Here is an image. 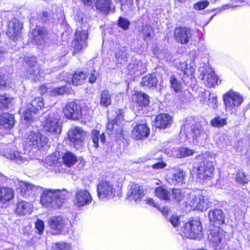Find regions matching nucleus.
Here are the masks:
<instances>
[{"label":"nucleus","instance_id":"obj_45","mask_svg":"<svg viewBox=\"0 0 250 250\" xmlns=\"http://www.w3.org/2000/svg\"><path fill=\"white\" fill-rule=\"evenodd\" d=\"M170 87L176 92L181 91L182 89V83L174 75H172L169 78Z\"/></svg>","mask_w":250,"mask_h":250},{"label":"nucleus","instance_id":"obj_56","mask_svg":"<svg viewBox=\"0 0 250 250\" xmlns=\"http://www.w3.org/2000/svg\"><path fill=\"white\" fill-rule=\"evenodd\" d=\"M35 228L39 234H42L44 229V222L41 220L38 219L35 223Z\"/></svg>","mask_w":250,"mask_h":250},{"label":"nucleus","instance_id":"obj_59","mask_svg":"<svg viewBox=\"0 0 250 250\" xmlns=\"http://www.w3.org/2000/svg\"><path fill=\"white\" fill-rule=\"evenodd\" d=\"M98 75V72L95 70L91 72L89 78V82L91 83H95L97 79Z\"/></svg>","mask_w":250,"mask_h":250},{"label":"nucleus","instance_id":"obj_54","mask_svg":"<svg viewBox=\"0 0 250 250\" xmlns=\"http://www.w3.org/2000/svg\"><path fill=\"white\" fill-rule=\"evenodd\" d=\"M217 101L216 96H214L213 94L210 93L208 95V105L214 109H216L217 107Z\"/></svg>","mask_w":250,"mask_h":250},{"label":"nucleus","instance_id":"obj_24","mask_svg":"<svg viewBox=\"0 0 250 250\" xmlns=\"http://www.w3.org/2000/svg\"><path fill=\"white\" fill-rule=\"evenodd\" d=\"M173 123L172 117L169 114L162 113L155 118V126L160 128L165 129L169 127Z\"/></svg>","mask_w":250,"mask_h":250},{"label":"nucleus","instance_id":"obj_43","mask_svg":"<svg viewBox=\"0 0 250 250\" xmlns=\"http://www.w3.org/2000/svg\"><path fill=\"white\" fill-rule=\"evenodd\" d=\"M142 33L144 41H148L151 40L154 36V33L153 28L148 25H143L142 29Z\"/></svg>","mask_w":250,"mask_h":250},{"label":"nucleus","instance_id":"obj_42","mask_svg":"<svg viewBox=\"0 0 250 250\" xmlns=\"http://www.w3.org/2000/svg\"><path fill=\"white\" fill-rule=\"evenodd\" d=\"M155 195L160 199L168 200L170 198V192L162 186H159L155 190Z\"/></svg>","mask_w":250,"mask_h":250},{"label":"nucleus","instance_id":"obj_32","mask_svg":"<svg viewBox=\"0 0 250 250\" xmlns=\"http://www.w3.org/2000/svg\"><path fill=\"white\" fill-rule=\"evenodd\" d=\"M185 173L182 169L174 168L171 170L170 179L173 184L182 183L184 179Z\"/></svg>","mask_w":250,"mask_h":250},{"label":"nucleus","instance_id":"obj_33","mask_svg":"<svg viewBox=\"0 0 250 250\" xmlns=\"http://www.w3.org/2000/svg\"><path fill=\"white\" fill-rule=\"evenodd\" d=\"M173 156L177 158H182L192 155L194 152L192 150L187 147L173 148L172 150Z\"/></svg>","mask_w":250,"mask_h":250},{"label":"nucleus","instance_id":"obj_60","mask_svg":"<svg viewBox=\"0 0 250 250\" xmlns=\"http://www.w3.org/2000/svg\"><path fill=\"white\" fill-rule=\"evenodd\" d=\"M7 87L5 77L0 74V89H3Z\"/></svg>","mask_w":250,"mask_h":250},{"label":"nucleus","instance_id":"obj_44","mask_svg":"<svg viewBox=\"0 0 250 250\" xmlns=\"http://www.w3.org/2000/svg\"><path fill=\"white\" fill-rule=\"evenodd\" d=\"M86 78V75L82 71H78L73 75L71 82L73 84L78 85L82 84Z\"/></svg>","mask_w":250,"mask_h":250},{"label":"nucleus","instance_id":"obj_8","mask_svg":"<svg viewBox=\"0 0 250 250\" xmlns=\"http://www.w3.org/2000/svg\"><path fill=\"white\" fill-rule=\"evenodd\" d=\"M122 110L118 109L115 119L110 121L107 125V131L109 135L115 134L116 138H120L122 134V121L124 120Z\"/></svg>","mask_w":250,"mask_h":250},{"label":"nucleus","instance_id":"obj_52","mask_svg":"<svg viewBox=\"0 0 250 250\" xmlns=\"http://www.w3.org/2000/svg\"><path fill=\"white\" fill-rule=\"evenodd\" d=\"M227 124L226 119L220 117V116L216 117L211 121V124L213 126L220 127L225 125Z\"/></svg>","mask_w":250,"mask_h":250},{"label":"nucleus","instance_id":"obj_51","mask_svg":"<svg viewBox=\"0 0 250 250\" xmlns=\"http://www.w3.org/2000/svg\"><path fill=\"white\" fill-rule=\"evenodd\" d=\"M12 99L7 95H0V109H5L12 102Z\"/></svg>","mask_w":250,"mask_h":250},{"label":"nucleus","instance_id":"obj_1","mask_svg":"<svg viewBox=\"0 0 250 250\" xmlns=\"http://www.w3.org/2000/svg\"><path fill=\"white\" fill-rule=\"evenodd\" d=\"M66 194L65 190L43 189L40 196V203L47 208H59L62 206Z\"/></svg>","mask_w":250,"mask_h":250},{"label":"nucleus","instance_id":"obj_3","mask_svg":"<svg viewBox=\"0 0 250 250\" xmlns=\"http://www.w3.org/2000/svg\"><path fill=\"white\" fill-rule=\"evenodd\" d=\"M27 66L25 75L28 79L35 82L42 80L44 79L46 74L50 73V70L46 69L45 71H43L40 66L37 64L36 57L27 58Z\"/></svg>","mask_w":250,"mask_h":250},{"label":"nucleus","instance_id":"obj_50","mask_svg":"<svg viewBox=\"0 0 250 250\" xmlns=\"http://www.w3.org/2000/svg\"><path fill=\"white\" fill-rule=\"evenodd\" d=\"M190 192L188 190L187 191H185L182 192L180 189H173L172 190V197L176 200L177 201H180L185 197V195H188L189 196Z\"/></svg>","mask_w":250,"mask_h":250},{"label":"nucleus","instance_id":"obj_39","mask_svg":"<svg viewBox=\"0 0 250 250\" xmlns=\"http://www.w3.org/2000/svg\"><path fill=\"white\" fill-rule=\"evenodd\" d=\"M127 50L125 47H122L116 53V59L118 63L125 64L127 60Z\"/></svg>","mask_w":250,"mask_h":250},{"label":"nucleus","instance_id":"obj_10","mask_svg":"<svg viewBox=\"0 0 250 250\" xmlns=\"http://www.w3.org/2000/svg\"><path fill=\"white\" fill-rule=\"evenodd\" d=\"M85 135V132L78 127H72L68 132L69 141L77 149L81 148L83 146Z\"/></svg>","mask_w":250,"mask_h":250},{"label":"nucleus","instance_id":"obj_26","mask_svg":"<svg viewBox=\"0 0 250 250\" xmlns=\"http://www.w3.org/2000/svg\"><path fill=\"white\" fill-rule=\"evenodd\" d=\"M32 35L33 41L37 45L43 44L48 39L47 30L44 28L33 30Z\"/></svg>","mask_w":250,"mask_h":250},{"label":"nucleus","instance_id":"obj_28","mask_svg":"<svg viewBox=\"0 0 250 250\" xmlns=\"http://www.w3.org/2000/svg\"><path fill=\"white\" fill-rule=\"evenodd\" d=\"M202 79L204 81V83L208 87H212L217 83V77L211 68L206 70V72H203Z\"/></svg>","mask_w":250,"mask_h":250},{"label":"nucleus","instance_id":"obj_63","mask_svg":"<svg viewBox=\"0 0 250 250\" xmlns=\"http://www.w3.org/2000/svg\"><path fill=\"white\" fill-rule=\"evenodd\" d=\"M146 203L149 204V205L155 207L157 208V205L155 203L154 200L152 198H148L146 200Z\"/></svg>","mask_w":250,"mask_h":250},{"label":"nucleus","instance_id":"obj_5","mask_svg":"<svg viewBox=\"0 0 250 250\" xmlns=\"http://www.w3.org/2000/svg\"><path fill=\"white\" fill-rule=\"evenodd\" d=\"M181 235L190 239H200L203 236V228L200 221L192 220L185 223L182 228Z\"/></svg>","mask_w":250,"mask_h":250},{"label":"nucleus","instance_id":"obj_31","mask_svg":"<svg viewBox=\"0 0 250 250\" xmlns=\"http://www.w3.org/2000/svg\"><path fill=\"white\" fill-rule=\"evenodd\" d=\"M5 156L7 158L13 161L18 164L25 163L28 161L27 159L21 156L19 151L15 150H10L9 152L6 153Z\"/></svg>","mask_w":250,"mask_h":250},{"label":"nucleus","instance_id":"obj_47","mask_svg":"<svg viewBox=\"0 0 250 250\" xmlns=\"http://www.w3.org/2000/svg\"><path fill=\"white\" fill-rule=\"evenodd\" d=\"M52 250H72L71 245L65 242L54 243L52 245Z\"/></svg>","mask_w":250,"mask_h":250},{"label":"nucleus","instance_id":"obj_20","mask_svg":"<svg viewBox=\"0 0 250 250\" xmlns=\"http://www.w3.org/2000/svg\"><path fill=\"white\" fill-rule=\"evenodd\" d=\"M145 191L143 187L138 184H132L127 192V199L130 201H134L136 203H138L141 199L145 196Z\"/></svg>","mask_w":250,"mask_h":250},{"label":"nucleus","instance_id":"obj_64","mask_svg":"<svg viewBox=\"0 0 250 250\" xmlns=\"http://www.w3.org/2000/svg\"><path fill=\"white\" fill-rule=\"evenodd\" d=\"M83 4L86 6H90L94 3L96 0H82Z\"/></svg>","mask_w":250,"mask_h":250},{"label":"nucleus","instance_id":"obj_62","mask_svg":"<svg viewBox=\"0 0 250 250\" xmlns=\"http://www.w3.org/2000/svg\"><path fill=\"white\" fill-rule=\"evenodd\" d=\"M51 17V15H49L48 12L44 11L42 13V19L44 22L48 21Z\"/></svg>","mask_w":250,"mask_h":250},{"label":"nucleus","instance_id":"obj_49","mask_svg":"<svg viewBox=\"0 0 250 250\" xmlns=\"http://www.w3.org/2000/svg\"><path fill=\"white\" fill-rule=\"evenodd\" d=\"M44 105L42 98L37 97L32 101L30 107L37 112L38 110H41L44 106Z\"/></svg>","mask_w":250,"mask_h":250},{"label":"nucleus","instance_id":"obj_9","mask_svg":"<svg viewBox=\"0 0 250 250\" xmlns=\"http://www.w3.org/2000/svg\"><path fill=\"white\" fill-rule=\"evenodd\" d=\"M226 111L232 113L242 103L243 99L238 93L229 91L223 96Z\"/></svg>","mask_w":250,"mask_h":250},{"label":"nucleus","instance_id":"obj_7","mask_svg":"<svg viewBox=\"0 0 250 250\" xmlns=\"http://www.w3.org/2000/svg\"><path fill=\"white\" fill-rule=\"evenodd\" d=\"M62 123L58 116L50 113L45 116L43 122L45 131L50 134H60L62 131Z\"/></svg>","mask_w":250,"mask_h":250},{"label":"nucleus","instance_id":"obj_17","mask_svg":"<svg viewBox=\"0 0 250 250\" xmlns=\"http://www.w3.org/2000/svg\"><path fill=\"white\" fill-rule=\"evenodd\" d=\"M193 31L187 27H177L175 29L174 37L179 43L187 44L191 39Z\"/></svg>","mask_w":250,"mask_h":250},{"label":"nucleus","instance_id":"obj_4","mask_svg":"<svg viewBox=\"0 0 250 250\" xmlns=\"http://www.w3.org/2000/svg\"><path fill=\"white\" fill-rule=\"evenodd\" d=\"M208 239L210 245L215 250L221 249L227 244L229 240L228 234L219 227L210 230Z\"/></svg>","mask_w":250,"mask_h":250},{"label":"nucleus","instance_id":"obj_22","mask_svg":"<svg viewBox=\"0 0 250 250\" xmlns=\"http://www.w3.org/2000/svg\"><path fill=\"white\" fill-rule=\"evenodd\" d=\"M149 134V128L146 124L136 125L132 129V137L136 140L144 139Z\"/></svg>","mask_w":250,"mask_h":250},{"label":"nucleus","instance_id":"obj_18","mask_svg":"<svg viewBox=\"0 0 250 250\" xmlns=\"http://www.w3.org/2000/svg\"><path fill=\"white\" fill-rule=\"evenodd\" d=\"M40 188L29 182L20 181L17 188L19 193L27 198L36 193Z\"/></svg>","mask_w":250,"mask_h":250},{"label":"nucleus","instance_id":"obj_61","mask_svg":"<svg viewBox=\"0 0 250 250\" xmlns=\"http://www.w3.org/2000/svg\"><path fill=\"white\" fill-rule=\"evenodd\" d=\"M166 166V164L163 162H159L152 165V167L154 169H161L164 168Z\"/></svg>","mask_w":250,"mask_h":250},{"label":"nucleus","instance_id":"obj_13","mask_svg":"<svg viewBox=\"0 0 250 250\" xmlns=\"http://www.w3.org/2000/svg\"><path fill=\"white\" fill-rule=\"evenodd\" d=\"M97 192L99 198L104 200L113 197L115 189L109 182L102 181L97 185Z\"/></svg>","mask_w":250,"mask_h":250},{"label":"nucleus","instance_id":"obj_12","mask_svg":"<svg viewBox=\"0 0 250 250\" xmlns=\"http://www.w3.org/2000/svg\"><path fill=\"white\" fill-rule=\"evenodd\" d=\"M65 117L69 119L78 120L82 116L81 106L75 101L68 102L63 109Z\"/></svg>","mask_w":250,"mask_h":250},{"label":"nucleus","instance_id":"obj_46","mask_svg":"<svg viewBox=\"0 0 250 250\" xmlns=\"http://www.w3.org/2000/svg\"><path fill=\"white\" fill-rule=\"evenodd\" d=\"M181 65V71L184 75V77L182 78V79L184 82H185L186 81V80L185 79V76H187V77H191L195 69L191 65H189L188 66L187 63H183Z\"/></svg>","mask_w":250,"mask_h":250},{"label":"nucleus","instance_id":"obj_25","mask_svg":"<svg viewBox=\"0 0 250 250\" xmlns=\"http://www.w3.org/2000/svg\"><path fill=\"white\" fill-rule=\"evenodd\" d=\"M33 209V206L30 202L22 200L19 201L15 208V212L20 215L30 214Z\"/></svg>","mask_w":250,"mask_h":250},{"label":"nucleus","instance_id":"obj_57","mask_svg":"<svg viewBox=\"0 0 250 250\" xmlns=\"http://www.w3.org/2000/svg\"><path fill=\"white\" fill-rule=\"evenodd\" d=\"M130 22L126 19L124 18H120L118 22V25L120 27L124 30H126L128 28Z\"/></svg>","mask_w":250,"mask_h":250},{"label":"nucleus","instance_id":"obj_37","mask_svg":"<svg viewBox=\"0 0 250 250\" xmlns=\"http://www.w3.org/2000/svg\"><path fill=\"white\" fill-rule=\"evenodd\" d=\"M134 100L138 105L141 107L146 106L149 103V97L145 93H136L134 95Z\"/></svg>","mask_w":250,"mask_h":250},{"label":"nucleus","instance_id":"obj_11","mask_svg":"<svg viewBox=\"0 0 250 250\" xmlns=\"http://www.w3.org/2000/svg\"><path fill=\"white\" fill-rule=\"evenodd\" d=\"M88 37V32L86 30L80 31L77 30L75 38L72 42V46L73 48V54H76L87 46L86 40Z\"/></svg>","mask_w":250,"mask_h":250},{"label":"nucleus","instance_id":"obj_29","mask_svg":"<svg viewBox=\"0 0 250 250\" xmlns=\"http://www.w3.org/2000/svg\"><path fill=\"white\" fill-rule=\"evenodd\" d=\"M14 196V190L9 187H0V202L5 203Z\"/></svg>","mask_w":250,"mask_h":250},{"label":"nucleus","instance_id":"obj_6","mask_svg":"<svg viewBox=\"0 0 250 250\" xmlns=\"http://www.w3.org/2000/svg\"><path fill=\"white\" fill-rule=\"evenodd\" d=\"M24 141L26 146L39 149L47 145L48 139L38 130L30 131L27 132Z\"/></svg>","mask_w":250,"mask_h":250},{"label":"nucleus","instance_id":"obj_27","mask_svg":"<svg viewBox=\"0 0 250 250\" xmlns=\"http://www.w3.org/2000/svg\"><path fill=\"white\" fill-rule=\"evenodd\" d=\"M15 118L13 115L4 113L0 115V129H10L14 126Z\"/></svg>","mask_w":250,"mask_h":250},{"label":"nucleus","instance_id":"obj_41","mask_svg":"<svg viewBox=\"0 0 250 250\" xmlns=\"http://www.w3.org/2000/svg\"><path fill=\"white\" fill-rule=\"evenodd\" d=\"M96 7L102 12L107 13L111 8L110 0H97Z\"/></svg>","mask_w":250,"mask_h":250},{"label":"nucleus","instance_id":"obj_34","mask_svg":"<svg viewBox=\"0 0 250 250\" xmlns=\"http://www.w3.org/2000/svg\"><path fill=\"white\" fill-rule=\"evenodd\" d=\"M158 81L155 75L148 74L143 78L142 83L148 88L156 87Z\"/></svg>","mask_w":250,"mask_h":250},{"label":"nucleus","instance_id":"obj_58","mask_svg":"<svg viewBox=\"0 0 250 250\" xmlns=\"http://www.w3.org/2000/svg\"><path fill=\"white\" fill-rule=\"evenodd\" d=\"M170 222L174 227L177 228L180 223L179 217L177 215H172L170 219Z\"/></svg>","mask_w":250,"mask_h":250},{"label":"nucleus","instance_id":"obj_2","mask_svg":"<svg viewBox=\"0 0 250 250\" xmlns=\"http://www.w3.org/2000/svg\"><path fill=\"white\" fill-rule=\"evenodd\" d=\"M186 203L187 205L191 207L192 209L202 211L206 210L211 204L208 197L206 196L205 193L203 191L197 193L190 192Z\"/></svg>","mask_w":250,"mask_h":250},{"label":"nucleus","instance_id":"obj_15","mask_svg":"<svg viewBox=\"0 0 250 250\" xmlns=\"http://www.w3.org/2000/svg\"><path fill=\"white\" fill-rule=\"evenodd\" d=\"M68 220L62 216H53L49 219L48 223L54 234H59L68 224Z\"/></svg>","mask_w":250,"mask_h":250},{"label":"nucleus","instance_id":"obj_55","mask_svg":"<svg viewBox=\"0 0 250 250\" xmlns=\"http://www.w3.org/2000/svg\"><path fill=\"white\" fill-rule=\"evenodd\" d=\"M209 3L208 0H203L194 4L193 7L195 9L197 10H203L208 6Z\"/></svg>","mask_w":250,"mask_h":250},{"label":"nucleus","instance_id":"obj_14","mask_svg":"<svg viewBox=\"0 0 250 250\" xmlns=\"http://www.w3.org/2000/svg\"><path fill=\"white\" fill-rule=\"evenodd\" d=\"M22 23L17 18H14L9 21L7 35L10 40L17 41L21 37Z\"/></svg>","mask_w":250,"mask_h":250},{"label":"nucleus","instance_id":"obj_23","mask_svg":"<svg viewBox=\"0 0 250 250\" xmlns=\"http://www.w3.org/2000/svg\"><path fill=\"white\" fill-rule=\"evenodd\" d=\"M208 217L210 223L215 227L225 223V214L221 209H215L209 211Z\"/></svg>","mask_w":250,"mask_h":250},{"label":"nucleus","instance_id":"obj_19","mask_svg":"<svg viewBox=\"0 0 250 250\" xmlns=\"http://www.w3.org/2000/svg\"><path fill=\"white\" fill-rule=\"evenodd\" d=\"M188 135L191 136L193 140H195L198 142L202 143L207 140L208 137L206 131L199 123L191 125L190 130L188 131Z\"/></svg>","mask_w":250,"mask_h":250},{"label":"nucleus","instance_id":"obj_36","mask_svg":"<svg viewBox=\"0 0 250 250\" xmlns=\"http://www.w3.org/2000/svg\"><path fill=\"white\" fill-rule=\"evenodd\" d=\"M91 139L93 143L94 146L96 148L99 147L98 142L99 139L100 140V142L103 144L105 142V137L104 133L100 134V131L96 130L92 131Z\"/></svg>","mask_w":250,"mask_h":250},{"label":"nucleus","instance_id":"obj_16","mask_svg":"<svg viewBox=\"0 0 250 250\" xmlns=\"http://www.w3.org/2000/svg\"><path fill=\"white\" fill-rule=\"evenodd\" d=\"M214 164L208 159H204L200 162L198 167V175L199 178L204 179L211 177L214 171Z\"/></svg>","mask_w":250,"mask_h":250},{"label":"nucleus","instance_id":"obj_21","mask_svg":"<svg viewBox=\"0 0 250 250\" xmlns=\"http://www.w3.org/2000/svg\"><path fill=\"white\" fill-rule=\"evenodd\" d=\"M92 197L87 190H81L75 194L74 203L78 207H82L91 203Z\"/></svg>","mask_w":250,"mask_h":250},{"label":"nucleus","instance_id":"obj_53","mask_svg":"<svg viewBox=\"0 0 250 250\" xmlns=\"http://www.w3.org/2000/svg\"><path fill=\"white\" fill-rule=\"evenodd\" d=\"M35 110H34L30 107H29L23 112V117L25 120L30 121L34 119L36 114Z\"/></svg>","mask_w":250,"mask_h":250},{"label":"nucleus","instance_id":"obj_48","mask_svg":"<svg viewBox=\"0 0 250 250\" xmlns=\"http://www.w3.org/2000/svg\"><path fill=\"white\" fill-rule=\"evenodd\" d=\"M236 181L240 184H247L250 181V176L247 173L239 171L236 175Z\"/></svg>","mask_w":250,"mask_h":250},{"label":"nucleus","instance_id":"obj_30","mask_svg":"<svg viewBox=\"0 0 250 250\" xmlns=\"http://www.w3.org/2000/svg\"><path fill=\"white\" fill-rule=\"evenodd\" d=\"M128 68L131 72L139 74H142L146 71V64L139 60H135L130 63Z\"/></svg>","mask_w":250,"mask_h":250},{"label":"nucleus","instance_id":"obj_38","mask_svg":"<svg viewBox=\"0 0 250 250\" xmlns=\"http://www.w3.org/2000/svg\"><path fill=\"white\" fill-rule=\"evenodd\" d=\"M73 92V91L70 87L67 85H63L51 90L50 94L53 96H56L58 95H62L64 94H70Z\"/></svg>","mask_w":250,"mask_h":250},{"label":"nucleus","instance_id":"obj_35","mask_svg":"<svg viewBox=\"0 0 250 250\" xmlns=\"http://www.w3.org/2000/svg\"><path fill=\"white\" fill-rule=\"evenodd\" d=\"M112 95V94L108 90L102 91L100 96V105L102 106L107 107L111 104Z\"/></svg>","mask_w":250,"mask_h":250},{"label":"nucleus","instance_id":"obj_40","mask_svg":"<svg viewBox=\"0 0 250 250\" xmlns=\"http://www.w3.org/2000/svg\"><path fill=\"white\" fill-rule=\"evenodd\" d=\"M63 164L67 167H71L77 162V157L71 152H67L62 157Z\"/></svg>","mask_w":250,"mask_h":250}]
</instances>
